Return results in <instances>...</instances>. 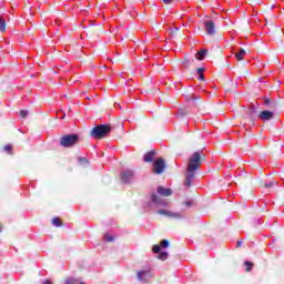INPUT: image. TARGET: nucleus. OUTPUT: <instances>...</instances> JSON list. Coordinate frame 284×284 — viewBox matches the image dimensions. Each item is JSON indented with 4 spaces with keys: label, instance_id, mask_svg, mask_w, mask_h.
<instances>
[{
    "label": "nucleus",
    "instance_id": "nucleus-20",
    "mask_svg": "<svg viewBox=\"0 0 284 284\" xmlns=\"http://www.w3.org/2000/svg\"><path fill=\"white\" fill-rule=\"evenodd\" d=\"M244 265H245V271L246 272H252V267H254V264L252 263V262H250V261H245L244 262Z\"/></svg>",
    "mask_w": 284,
    "mask_h": 284
},
{
    "label": "nucleus",
    "instance_id": "nucleus-17",
    "mask_svg": "<svg viewBox=\"0 0 284 284\" xmlns=\"http://www.w3.org/2000/svg\"><path fill=\"white\" fill-rule=\"evenodd\" d=\"M206 54H207V50L205 49H201L200 51H197V61H203Z\"/></svg>",
    "mask_w": 284,
    "mask_h": 284
},
{
    "label": "nucleus",
    "instance_id": "nucleus-5",
    "mask_svg": "<svg viewBox=\"0 0 284 284\" xmlns=\"http://www.w3.org/2000/svg\"><path fill=\"white\" fill-rule=\"evenodd\" d=\"M243 119H244V123H246L251 128H254L256 125V108L254 106L248 108L245 111Z\"/></svg>",
    "mask_w": 284,
    "mask_h": 284
},
{
    "label": "nucleus",
    "instance_id": "nucleus-1",
    "mask_svg": "<svg viewBox=\"0 0 284 284\" xmlns=\"http://www.w3.org/2000/svg\"><path fill=\"white\" fill-rule=\"evenodd\" d=\"M201 163H203V156H201V152H194L189 158V165L184 180L185 187H192L194 185V179H196V173L199 170H201Z\"/></svg>",
    "mask_w": 284,
    "mask_h": 284
},
{
    "label": "nucleus",
    "instance_id": "nucleus-2",
    "mask_svg": "<svg viewBox=\"0 0 284 284\" xmlns=\"http://www.w3.org/2000/svg\"><path fill=\"white\" fill-rule=\"evenodd\" d=\"M110 132H112V125L110 124H100L92 128L89 132V136H92V139H97L98 141H101V139H105L110 135Z\"/></svg>",
    "mask_w": 284,
    "mask_h": 284
},
{
    "label": "nucleus",
    "instance_id": "nucleus-7",
    "mask_svg": "<svg viewBox=\"0 0 284 284\" xmlns=\"http://www.w3.org/2000/svg\"><path fill=\"white\" fill-rule=\"evenodd\" d=\"M204 30L209 37H216V23L214 21H204Z\"/></svg>",
    "mask_w": 284,
    "mask_h": 284
},
{
    "label": "nucleus",
    "instance_id": "nucleus-30",
    "mask_svg": "<svg viewBox=\"0 0 284 284\" xmlns=\"http://www.w3.org/2000/svg\"><path fill=\"white\" fill-rule=\"evenodd\" d=\"M104 239H105V241H108L109 243H112V241H114V236H112V235H105Z\"/></svg>",
    "mask_w": 284,
    "mask_h": 284
},
{
    "label": "nucleus",
    "instance_id": "nucleus-37",
    "mask_svg": "<svg viewBox=\"0 0 284 284\" xmlns=\"http://www.w3.org/2000/svg\"><path fill=\"white\" fill-rule=\"evenodd\" d=\"M181 113L182 114H187V111L186 110L183 111V109H181Z\"/></svg>",
    "mask_w": 284,
    "mask_h": 284
},
{
    "label": "nucleus",
    "instance_id": "nucleus-23",
    "mask_svg": "<svg viewBox=\"0 0 284 284\" xmlns=\"http://www.w3.org/2000/svg\"><path fill=\"white\" fill-rule=\"evenodd\" d=\"M272 103H274V102H272V99H270V98H264V105H268V108H271V106H272Z\"/></svg>",
    "mask_w": 284,
    "mask_h": 284
},
{
    "label": "nucleus",
    "instance_id": "nucleus-25",
    "mask_svg": "<svg viewBox=\"0 0 284 284\" xmlns=\"http://www.w3.org/2000/svg\"><path fill=\"white\" fill-rule=\"evenodd\" d=\"M152 250L154 254H159L161 252V245H154Z\"/></svg>",
    "mask_w": 284,
    "mask_h": 284
},
{
    "label": "nucleus",
    "instance_id": "nucleus-9",
    "mask_svg": "<svg viewBox=\"0 0 284 284\" xmlns=\"http://www.w3.org/2000/svg\"><path fill=\"white\" fill-rule=\"evenodd\" d=\"M144 163H152L156 159V151L152 150L144 154Z\"/></svg>",
    "mask_w": 284,
    "mask_h": 284
},
{
    "label": "nucleus",
    "instance_id": "nucleus-33",
    "mask_svg": "<svg viewBox=\"0 0 284 284\" xmlns=\"http://www.w3.org/2000/svg\"><path fill=\"white\" fill-rule=\"evenodd\" d=\"M184 205H185L186 207H192V202H191V201H186V202H184Z\"/></svg>",
    "mask_w": 284,
    "mask_h": 284
},
{
    "label": "nucleus",
    "instance_id": "nucleus-18",
    "mask_svg": "<svg viewBox=\"0 0 284 284\" xmlns=\"http://www.w3.org/2000/svg\"><path fill=\"white\" fill-rule=\"evenodd\" d=\"M52 224L55 226V227H61L63 225V222L61 221V219L59 217H54L52 220Z\"/></svg>",
    "mask_w": 284,
    "mask_h": 284
},
{
    "label": "nucleus",
    "instance_id": "nucleus-29",
    "mask_svg": "<svg viewBox=\"0 0 284 284\" xmlns=\"http://www.w3.org/2000/svg\"><path fill=\"white\" fill-rule=\"evenodd\" d=\"M3 150H4V152H9V154H10V152H12V145H4Z\"/></svg>",
    "mask_w": 284,
    "mask_h": 284
},
{
    "label": "nucleus",
    "instance_id": "nucleus-12",
    "mask_svg": "<svg viewBox=\"0 0 284 284\" xmlns=\"http://www.w3.org/2000/svg\"><path fill=\"white\" fill-rule=\"evenodd\" d=\"M194 61H196L195 58H192L190 55H185L184 59L182 60V63L187 69V68H190V65H192V63H194Z\"/></svg>",
    "mask_w": 284,
    "mask_h": 284
},
{
    "label": "nucleus",
    "instance_id": "nucleus-11",
    "mask_svg": "<svg viewBox=\"0 0 284 284\" xmlns=\"http://www.w3.org/2000/svg\"><path fill=\"white\" fill-rule=\"evenodd\" d=\"M158 194H160V196H172V189H165L163 186H159Z\"/></svg>",
    "mask_w": 284,
    "mask_h": 284
},
{
    "label": "nucleus",
    "instance_id": "nucleus-24",
    "mask_svg": "<svg viewBox=\"0 0 284 284\" xmlns=\"http://www.w3.org/2000/svg\"><path fill=\"white\" fill-rule=\"evenodd\" d=\"M28 111L27 110H21L20 111V116H21V119H28Z\"/></svg>",
    "mask_w": 284,
    "mask_h": 284
},
{
    "label": "nucleus",
    "instance_id": "nucleus-28",
    "mask_svg": "<svg viewBox=\"0 0 284 284\" xmlns=\"http://www.w3.org/2000/svg\"><path fill=\"white\" fill-rule=\"evenodd\" d=\"M196 99H201V97H192V95H189L186 97V101H196Z\"/></svg>",
    "mask_w": 284,
    "mask_h": 284
},
{
    "label": "nucleus",
    "instance_id": "nucleus-15",
    "mask_svg": "<svg viewBox=\"0 0 284 284\" xmlns=\"http://www.w3.org/2000/svg\"><path fill=\"white\" fill-rule=\"evenodd\" d=\"M65 284H84L82 281H79V278L74 277H68L64 280Z\"/></svg>",
    "mask_w": 284,
    "mask_h": 284
},
{
    "label": "nucleus",
    "instance_id": "nucleus-8",
    "mask_svg": "<svg viewBox=\"0 0 284 284\" xmlns=\"http://www.w3.org/2000/svg\"><path fill=\"white\" fill-rule=\"evenodd\" d=\"M158 214H160L161 216H166L168 219H175V220L181 219L180 213H175V212H172V211L165 210V209L159 210Z\"/></svg>",
    "mask_w": 284,
    "mask_h": 284
},
{
    "label": "nucleus",
    "instance_id": "nucleus-36",
    "mask_svg": "<svg viewBox=\"0 0 284 284\" xmlns=\"http://www.w3.org/2000/svg\"><path fill=\"white\" fill-rule=\"evenodd\" d=\"M42 284H52V282H50V280H47Z\"/></svg>",
    "mask_w": 284,
    "mask_h": 284
},
{
    "label": "nucleus",
    "instance_id": "nucleus-16",
    "mask_svg": "<svg viewBox=\"0 0 284 284\" xmlns=\"http://www.w3.org/2000/svg\"><path fill=\"white\" fill-rule=\"evenodd\" d=\"M203 72H205V68H197L196 74H199V81H205V74Z\"/></svg>",
    "mask_w": 284,
    "mask_h": 284
},
{
    "label": "nucleus",
    "instance_id": "nucleus-13",
    "mask_svg": "<svg viewBox=\"0 0 284 284\" xmlns=\"http://www.w3.org/2000/svg\"><path fill=\"white\" fill-rule=\"evenodd\" d=\"M148 278H150V271H139L138 272L139 281H146Z\"/></svg>",
    "mask_w": 284,
    "mask_h": 284
},
{
    "label": "nucleus",
    "instance_id": "nucleus-35",
    "mask_svg": "<svg viewBox=\"0 0 284 284\" xmlns=\"http://www.w3.org/2000/svg\"><path fill=\"white\" fill-rule=\"evenodd\" d=\"M242 245H243V240L237 241V247H242Z\"/></svg>",
    "mask_w": 284,
    "mask_h": 284
},
{
    "label": "nucleus",
    "instance_id": "nucleus-22",
    "mask_svg": "<svg viewBox=\"0 0 284 284\" xmlns=\"http://www.w3.org/2000/svg\"><path fill=\"white\" fill-rule=\"evenodd\" d=\"M160 245H161V247H170V241L169 240H162Z\"/></svg>",
    "mask_w": 284,
    "mask_h": 284
},
{
    "label": "nucleus",
    "instance_id": "nucleus-6",
    "mask_svg": "<svg viewBox=\"0 0 284 284\" xmlns=\"http://www.w3.org/2000/svg\"><path fill=\"white\" fill-rule=\"evenodd\" d=\"M165 160L163 158H158L153 163L152 172L153 174H163L165 172Z\"/></svg>",
    "mask_w": 284,
    "mask_h": 284
},
{
    "label": "nucleus",
    "instance_id": "nucleus-32",
    "mask_svg": "<svg viewBox=\"0 0 284 284\" xmlns=\"http://www.w3.org/2000/svg\"><path fill=\"white\" fill-rule=\"evenodd\" d=\"M134 37V33L132 31H129L126 34V39H132Z\"/></svg>",
    "mask_w": 284,
    "mask_h": 284
},
{
    "label": "nucleus",
    "instance_id": "nucleus-3",
    "mask_svg": "<svg viewBox=\"0 0 284 284\" xmlns=\"http://www.w3.org/2000/svg\"><path fill=\"white\" fill-rule=\"evenodd\" d=\"M280 108H281V103H278V102L271 103V111L264 110V111L260 112L258 119H261V121H272V119H274L275 112Z\"/></svg>",
    "mask_w": 284,
    "mask_h": 284
},
{
    "label": "nucleus",
    "instance_id": "nucleus-26",
    "mask_svg": "<svg viewBox=\"0 0 284 284\" xmlns=\"http://www.w3.org/2000/svg\"><path fill=\"white\" fill-rule=\"evenodd\" d=\"M175 1L176 0H162V3H164V6H172Z\"/></svg>",
    "mask_w": 284,
    "mask_h": 284
},
{
    "label": "nucleus",
    "instance_id": "nucleus-14",
    "mask_svg": "<svg viewBox=\"0 0 284 284\" xmlns=\"http://www.w3.org/2000/svg\"><path fill=\"white\" fill-rule=\"evenodd\" d=\"M245 49H240V51L235 53V59H237V61H243L245 59Z\"/></svg>",
    "mask_w": 284,
    "mask_h": 284
},
{
    "label": "nucleus",
    "instance_id": "nucleus-10",
    "mask_svg": "<svg viewBox=\"0 0 284 284\" xmlns=\"http://www.w3.org/2000/svg\"><path fill=\"white\" fill-rule=\"evenodd\" d=\"M133 176H134V172L132 171H124L123 173H121V179L123 183H130Z\"/></svg>",
    "mask_w": 284,
    "mask_h": 284
},
{
    "label": "nucleus",
    "instance_id": "nucleus-21",
    "mask_svg": "<svg viewBox=\"0 0 284 284\" xmlns=\"http://www.w3.org/2000/svg\"><path fill=\"white\" fill-rule=\"evenodd\" d=\"M158 258H160V261H168V252H161Z\"/></svg>",
    "mask_w": 284,
    "mask_h": 284
},
{
    "label": "nucleus",
    "instance_id": "nucleus-4",
    "mask_svg": "<svg viewBox=\"0 0 284 284\" xmlns=\"http://www.w3.org/2000/svg\"><path fill=\"white\" fill-rule=\"evenodd\" d=\"M79 143V135L78 134H65L60 138V145L62 148H74Z\"/></svg>",
    "mask_w": 284,
    "mask_h": 284
},
{
    "label": "nucleus",
    "instance_id": "nucleus-27",
    "mask_svg": "<svg viewBox=\"0 0 284 284\" xmlns=\"http://www.w3.org/2000/svg\"><path fill=\"white\" fill-rule=\"evenodd\" d=\"M151 200L153 201V203H159V195L153 193L151 195Z\"/></svg>",
    "mask_w": 284,
    "mask_h": 284
},
{
    "label": "nucleus",
    "instance_id": "nucleus-34",
    "mask_svg": "<svg viewBox=\"0 0 284 284\" xmlns=\"http://www.w3.org/2000/svg\"><path fill=\"white\" fill-rule=\"evenodd\" d=\"M176 32H179V28H175V30L171 31V37H174V34H176Z\"/></svg>",
    "mask_w": 284,
    "mask_h": 284
},
{
    "label": "nucleus",
    "instance_id": "nucleus-19",
    "mask_svg": "<svg viewBox=\"0 0 284 284\" xmlns=\"http://www.w3.org/2000/svg\"><path fill=\"white\" fill-rule=\"evenodd\" d=\"M6 28H7L6 19L0 17V32H6Z\"/></svg>",
    "mask_w": 284,
    "mask_h": 284
},
{
    "label": "nucleus",
    "instance_id": "nucleus-31",
    "mask_svg": "<svg viewBox=\"0 0 284 284\" xmlns=\"http://www.w3.org/2000/svg\"><path fill=\"white\" fill-rule=\"evenodd\" d=\"M264 187L266 189L274 187V181H271L270 183H265Z\"/></svg>",
    "mask_w": 284,
    "mask_h": 284
}]
</instances>
